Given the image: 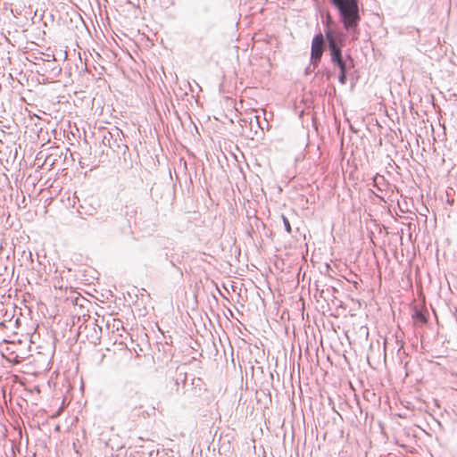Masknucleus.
Here are the masks:
<instances>
[{
  "instance_id": "20e7f679",
  "label": "nucleus",
  "mask_w": 457,
  "mask_h": 457,
  "mask_svg": "<svg viewBox=\"0 0 457 457\" xmlns=\"http://www.w3.org/2000/svg\"><path fill=\"white\" fill-rule=\"evenodd\" d=\"M326 37L320 31L312 40L311 60L314 66H317L321 60L322 54L326 49Z\"/></svg>"
},
{
  "instance_id": "4468645a",
  "label": "nucleus",
  "mask_w": 457,
  "mask_h": 457,
  "mask_svg": "<svg viewBox=\"0 0 457 457\" xmlns=\"http://www.w3.org/2000/svg\"><path fill=\"white\" fill-rule=\"evenodd\" d=\"M241 122H244L245 124L247 122V120L246 119H242Z\"/></svg>"
},
{
  "instance_id": "f257e3e1",
  "label": "nucleus",
  "mask_w": 457,
  "mask_h": 457,
  "mask_svg": "<svg viewBox=\"0 0 457 457\" xmlns=\"http://www.w3.org/2000/svg\"><path fill=\"white\" fill-rule=\"evenodd\" d=\"M338 10L341 21L345 29L357 27L361 21L359 13V0H329Z\"/></svg>"
},
{
  "instance_id": "f03ea898",
  "label": "nucleus",
  "mask_w": 457,
  "mask_h": 457,
  "mask_svg": "<svg viewBox=\"0 0 457 457\" xmlns=\"http://www.w3.org/2000/svg\"><path fill=\"white\" fill-rule=\"evenodd\" d=\"M325 37L328 44L332 62L339 68V82L345 84L346 82L347 64L342 57L341 38L337 37L334 32L328 29L325 30Z\"/></svg>"
},
{
  "instance_id": "423d86ee",
  "label": "nucleus",
  "mask_w": 457,
  "mask_h": 457,
  "mask_svg": "<svg viewBox=\"0 0 457 457\" xmlns=\"http://www.w3.org/2000/svg\"><path fill=\"white\" fill-rule=\"evenodd\" d=\"M142 450L137 452L138 457H157L159 454L158 450L154 446H141Z\"/></svg>"
},
{
  "instance_id": "9d476101",
  "label": "nucleus",
  "mask_w": 457,
  "mask_h": 457,
  "mask_svg": "<svg viewBox=\"0 0 457 457\" xmlns=\"http://www.w3.org/2000/svg\"><path fill=\"white\" fill-rule=\"evenodd\" d=\"M302 102L304 104V105H305L307 108H310V107H311V105H312V96L303 97Z\"/></svg>"
},
{
  "instance_id": "39448f33",
  "label": "nucleus",
  "mask_w": 457,
  "mask_h": 457,
  "mask_svg": "<svg viewBox=\"0 0 457 457\" xmlns=\"http://www.w3.org/2000/svg\"><path fill=\"white\" fill-rule=\"evenodd\" d=\"M411 317L415 325H424L428 322L426 314L417 307L413 309Z\"/></svg>"
},
{
  "instance_id": "9b49d317",
  "label": "nucleus",
  "mask_w": 457,
  "mask_h": 457,
  "mask_svg": "<svg viewBox=\"0 0 457 457\" xmlns=\"http://www.w3.org/2000/svg\"><path fill=\"white\" fill-rule=\"evenodd\" d=\"M117 147H118L120 150H124V149H126V148H127V146H126V145H122V146H120V145H117Z\"/></svg>"
},
{
  "instance_id": "f8f14e48",
  "label": "nucleus",
  "mask_w": 457,
  "mask_h": 457,
  "mask_svg": "<svg viewBox=\"0 0 457 457\" xmlns=\"http://www.w3.org/2000/svg\"><path fill=\"white\" fill-rule=\"evenodd\" d=\"M13 361H14L15 363H19V362H20V361L17 359V356L13 359Z\"/></svg>"
},
{
  "instance_id": "0eeeda50",
  "label": "nucleus",
  "mask_w": 457,
  "mask_h": 457,
  "mask_svg": "<svg viewBox=\"0 0 457 457\" xmlns=\"http://www.w3.org/2000/svg\"><path fill=\"white\" fill-rule=\"evenodd\" d=\"M223 104L227 108H233L235 111L239 112V108L236 102V99L230 96H223Z\"/></svg>"
},
{
  "instance_id": "7ed1b4c3",
  "label": "nucleus",
  "mask_w": 457,
  "mask_h": 457,
  "mask_svg": "<svg viewBox=\"0 0 457 457\" xmlns=\"http://www.w3.org/2000/svg\"><path fill=\"white\" fill-rule=\"evenodd\" d=\"M127 340L131 342V337L129 332L123 327L122 321L116 319V345H119L120 347L116 351V355H119L120 361L124 364H129L134 359L138 357V354L134 353L128 348Z\"/></svg>"
},
{
  "instance_id": "dca6fc26",
  "label": "nucleus",
  "mask_w": 457,
  "mask_h": 457,
  "mask_svg": "<svg viewBox=\"0 0 457 457\" xmlns=\"http://www.w3.org/2000/svg\"><path fill=\"white\" fill-rule=\"evenodd\" d=\"M115 129H116V131H119L118 127H115ZM117 134H119V132H117Z\"/></svg>"
},
{
  "instance_id": "2eb2a0df",
  "label": "nucleus",
  "mask_w": 457,
  "mask_h": 457,
  "mask_svg": "<svg viewBox=\"0 0 457 457\" xmlns=\"http://www.w3.org/2000/svg\"><path fill=\"white\" fill-rule=\"evenodd\" d=\"M0 327H5V323L4 322H0Z\"/></svg>"
},
{
  "instance_id": "1a4fd4ad",
  "label": "nucleus",
  "mask_w": 457,
  "mask_h": 457,
  "mask_svg": "<svg viewBox=\"0 0 457 457\" xmlns=\"http://www.w3.org/2000/svg\"><path fill=\"white\" fill-rule=\"evenodd\" d=\"M259 119H260V116H258V115H253V116L250 117L249 125H250L251 129H253V124H256L257 127L260 128Z\"/></svg>"
},
{
  "instance_id": "ddd939ff",
  "label": "nucleus",
  "mask_w": 457,
  "mask_h": 457,
  "mask_svg": "<svg viewBox=\"0 0 457 457\" xmlns=\"http://www.w3.org/2000/svg\"><path fill=\"white\" fill-rule=\"evenodd\" d=\"M330 20H331L330 16H329V15H328V17H327V22L328 23V22L330 21Z\"/></svg>"
},
{
  "instance_id": "6e6552de",
  "label": "nucleus",
  "mask_w": 457,
  "mask_h": 457,
  "mask_svg": "<svg viewBox=\"0 0 457 457\" xmlns=\"http://www.w3.org/2000/svg\"><path fill=\"white\" fill-rule=\"evenodd\" d=\"M281 219H282V221H283L284 228H285L286 231L288 234H291L292 228H291V225H290L289 220L285 215H281Z\"/></svg>"
}]
</instances>
